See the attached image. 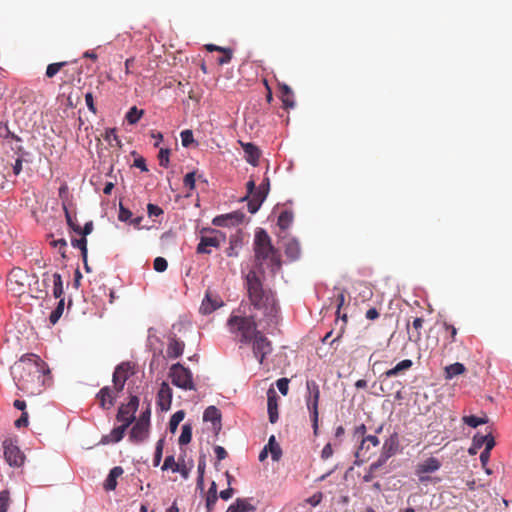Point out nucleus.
<instances>
[{"label":"nucleus","instance_id":"obj_14","mask_svg":"<svg viewBox=\"0 0 512 512\" xmlns=\"http://www.w3.org/2000/svg\"><path fill=\"white\" fill-rule=\"evenodd\" d=\"M441 465L440 460L433 456L428 457L423 462L419 463L416 469L419 481L422 483L429 481L431 479L429 476H422L421 474L434 473L440 469Z\"/></svg>","mask_w":512,"mask_h":512},{"label":"nucleus","instance_id":"obj_28","mask_svg":"<svg viewBox=\"0 0 512 512\" xmlns=\"http://www.w3.org/2000/svg\"><path fill=\"white\" fill-rule=\"evenodd\" d=\"M206 49L209 52L220 51L223 54L217 60L220 65L228 64L232 60L233 50L231 48H229V47H222V46H218L216 44H211L210 43V44L206 45Z\"/></svg>","mask_w":512,"mask_h":512},{"label":"nucleus","instance_id":"obj_54","mask_svg":"<svg viewBox=\"0 0 512 512\" xmlns=\"http://www.w3.org/2000/svg\"><path fill=\"white\" fill-rule=\"evenodd\" d=\"M263 310H265V316L272 322L273 319L277 316L279 310L275 299L273 298V300H271V302L267 304Z\"/></svg>","mask_w":512,"mask_h":512},{"label":"nucleus","instance_id":"obj_5","mask_svg":"<svg viewBox=\"0 0 512 512\" xmlns=\"http://www.w3.org/2000/svg\"><path fill=\"white\" fill-rule=\"evenodd\" d=\"M307 395L305 396L306 406L309 411L311 427L313 434L318 435L319 431V399L320 389L319 385L314 380H307L306 382Z\"/></svg>","mask_w":512,"mask_h":512},{"label":"nucleus","instance_id":"obj_9","mask_svg":"<svg viewBox=\"0 0 512 512\" xmlns=\"http://www.w3.org/2000/svg\"><path fill=\"white\" fill-rule=\"evenodd\" d=\"M4 457L10 466L20 467L24 463L25 455L17 445V438L8 437L3 441Z\"/></svg>","mask_w":512,"mask_h":512},{"label":"nucleus","instance_id":"obj_21","mask_svg":"<svg viewBox=\"0 0 512 512\" xmlns=\"http://www.w3.org/2000/svg\"><path fill=\"white\" fill-rule=\"evenodd\" d=\"M239 143L243 149L244 157L247 163L254 167L258 166L259 159L261 157V150L259 149V147L253 142L239 141Z\"/></svg>","mask_w":512,"mask_h":512},{"label":"nucleus","instance_id":"obj_23","mask_svg":"<svg viewBox=\"0 0 512 512\" xmlns=\"http://www.w3.org/2000/svg\"><path fill=\"white\" fill-rule=\"evenodd\" d=\"M171 469L173 473H179L184 479H187L190 474L191 467H181V463H176L174 455H167L164 463L161 466L162 471Z\"/></svg>","mask_w":512,"mask_h":512},{"label":"nucleus","instance_id":"obj_22","mask_svg":"<svg viewBox=\"0 0 512 512\" xmlns=\"http://www.w3.org/2000/svg\"><path fill=\"white\" fill-rule=\"evenodd\" d=\"M149 432L150 426L134 422L129 431V441L134 444L142 443L148 438Z\"/></svg>","mask_w":512,"mask_h":512},{"label":"nucleus","instance_id":"obj_52","mask_svg":"<svg viewBox=\"0 0 512 512\" xmlns=\"http://www.w3.org/2000/svg\"><path fill=\"white\" fill-rule=\"evenodd\" d=\"M196 174L197 170H192L185 174L183 178V184L189 190H194L196 188Z\"/></svg>","mask_w":512,"mask_h":512},{"label":"nucleus","instance_id":"obj_29","mask_svg":"<svg viewBox=\"0 0 512 512\" xmlns=\"http://www.w3.org/2000/svg\"><path fill=\"white\" fill-rule=\"evenodd\" d=\"M122 367H123L122 365H116L114 368V371L112 373L113 386H111V387H112L114 393L117 395V397L119 396L120 393L123 392L126 382L128 380V376H124L121 378L118 377V373L120 372Z\"/></svg>","mask_w":512,"mask_h":512},{"label":"nucleus","instance_id":"obj_60","mask_svg":"<svg viewBox=\"0 0 512 512\" xmlns=\"http://www.w3.org/2000/svg\"><path fill=\"white\" fill-rule=\"evenodd\" d=\"M147 214L150 218L159 217L164 214V210L157 204L148 203L147 204Z\"/></svg>","mask_w":512,"mask_h":512},{"label":"nucleus","instance_id":"obj_10","mask_svg":"<svg viewBox=\"0 0 512 512\" xmlns=\"http://www.w3.org/2000/svg\"><path fill=\"white\" fill-rule=\"evenodd\" d=\"M277 250V248L273 245L271 237L269 236L266 229L258 227L255 230L254 241H253V251L254 255L258 253H262L270 256L272 252Z\"/></svg>","mask_w":512,"mask_h":512},{"label":"nucleus","instance_id":"obj_33","mask_svg":"<svg viewBox=\"0 0 512 512\" xmlns=\"http://www.w3.org/2000/svg\"><path fill=\"white\" fill-rule=\"evenodd\" d=\"M293 219H294L293 211L290 209H285L278 216L277 226L281 230L285 231L291 226V224L293 223Z\"/></svg>","mask_w":512,"mask_h":512},{"label":"nucleus","instance_id":"obj_38","mask_svg":"<svg viewBox=\"0 0 512 512\" xmlns=\"http://www.w3.org/2000/svg\"><path fill=\"white\" fill-rule=\"evenodd\" d=\"M267 261H269L268 267L270 272L272 275H276L281 270L283 264L281 254L279 253L278 249L270 254Z\"/></svg>","mask_w":512,"mask_h":512},{"label":"nucleus","instance_id":"obj_63","mask_svg":"<svg viewBox=\"0 0 512 512\" xmlns=\"http://www.w3.org/2000/svg\"><path fill=\"white\" fill-rule=\"evenodd\" d=\"M84 98H85V103H86V106H87L88 110L90 112H92L93 114H96L97 113V107L95 105L93 93L90 92V91L86 92L85 95H84Z\"/></svg>","mask_w":512,"mask_h":512},{"label":"nucleus","instance_id":"obj_50","mask_svg":"<svg viewBox=\"0 0 512 512\" xmlns=\"http://www.w3.org/2000/svg\"><path fill=\"white\" fill-rule=\"evenodd\" d=\"M170 148H160L158 152L159 165L163 168H168L170 165Z\"/></svg>","mask_w":512,"mask_h":512},{"label":"nucleus","instance_id":"obj_4","mask_svg":"<svg viewBox=\"0 0 512 512\" xmlns=\"http://www.w3.org/2000/svg\"><path fill=\"white\" fill-rule=\"evenodd\" d=\"M168 378L173 386L184 391L196 390L193 373L189 367L181 362L173 363L168 372Z\"/></svg>","mask_w":512,"mask_h":512},{"label":"nucleus","instance_id":"obj_62","mask_svg":"<svg viewBox=\"0 0 512 512\" xmlns=\"http://www.w3.org/2000/svg\"><path fill=\"white\" fill-rule=\"evenodd\" d=\"M266 201V198L263 197V199L261 198L260 200H252L250 199L249 202L247 203V209H248V212L251 213V214H256L261 206L263 205V203Z\"/></svg>","mask_w":512,"mask_h":512},{"label":"nucleus","instance_id":"obj_15","mask_svg":"<svg viewBox=\"0 0 512 512\" xmlns=\"http://www.w3.org/2000/svg\"><path fill=\"white\" fill-rule=\"evenodd\" d=\"M173 399V390L166 381L160 384L157 392V405L159 409L166 412L171 409Z\"/></svg>","mask_w":512,"mask_h":512},{"label":"nucleus","instance_id":"obj_25","mask_svg":"<svg viewBox=\"0 0 512 512\" xmlns=\"http://www.w3.org/2000/svg\"><path fill=\"white\" fill-rule=\"evenodd\" d=\"M412 365H413V362L410 359L401 360L394 367H392L391 369H388L380 376L382 378V382L385 383V381L388 378L397 376L401 372H404V371L410 369L412 367Z\"/></svg>","mask_w":512,"mask_h":512},{"label":"nucleus","instance_id":"obj_11","mask_svg":"<svg viewBox=\"0 0 512 512\" xmlns=\"http://www.w3.org/2000/svg\"><path fill=\"white\" fill-rule=\"evenodd\" d=\"M245 214L241 210H235L225 214L216 215L212 219V225L215 227H236L245 220Z\"/></svg>","mask_w":512,"mask_h":512},{"label":"nucleus","instance_id":"obj_2","mask_svg":"<svg viewBox=\"0 0 512 512\" xmlns=\"http://www.w3.org/2000/svg\"><path fill=\"white\" fill-rule=\"evenodd\" d=\"M244 280L249 301L254 309L262 310L273 300L272 291L264 288L263 279L256 275V272L249 271Z\"/></svg>","mask_w":512,"mask_h":512},{"label":"nucleus","instance_id":"obj_3","mask_svg":"<svg viewBox=\"0 0 512 512\" xmlns=\"http://www.w3.org/2000/svg\"><path fill=\"white\" fill-rule=\"evenodd\" d=\"M227 326L231 333H240V343L248 345L256 335L258 324L255 315H235L234 312L227 319Z\"/></svg>","mask_w":512,"mask_h":512},{"label":"nucleus","instance_id":"obj_40","mask_svg":"<svg viewBox=\"0 0 512 512\" xmlns=\"http://www.w3.org/2000/svg\"><path fill=\"white\" fill-rule=\"evenodd\" d=\"M148 349L152 352V359L149 363V369L150 372L153 373L154 370L158 368L160 361L164 362V365H166V357L163 355L162 349H156L153 347Z\"/></svg>","mask_w":512,"mask_h":512},{"label":"nucleus","instance_id":"obj_32","mask_svg":"<svg viewBox=\"0 0 512 512\" xmlns=\"http://www.w3.org/2000/svg\"><path fill=\"white\" fill-rule=\"evenodd\" d=\"M218 492H217V484L215 481H212L210 484V487L207 491L206 495V501H205V508L207 512H212L215 504L218 500Z\"/></svg>","mask_w":512,"mask_h":512},{"label":"nucleus","instance_id":"obj_17","mask_svg":"<svg viewBox=\"0 0 512 512\" xmlns=\"http://www.w3.org/2000/svg\"><path fill=\"white\" fill-rule=\"evenodd\" d=\"M226 240L220 239L216 235H199V242L196 246L197 254H211L210 247L219 248L221 243Z\"/></svg>","mask_w":512,"mask_h":512},{"label":"nucleus","instance_id":"obj_53","mask_svg":"<svg viewBox=\"0 0 512 512\" xmlns=\"http://www.w3.org/2000/svg\"><path fill=\"white\" fill-rule=\"evenodd\" d=\"M133 216L132 211L123 205V203L120 201L119 203V212H118V219L121 222L129 223L131 218Z\"/></svg>","mask_w":512,"mask_h":512},{"label":"nucleus","instance_id":"obj_24","mask_svg":"<svg viewBox=\"0 0 512 512\" xmlns=\"http://www.w3.org/2000/svg\"><path fill=\"white\" fill-rule=\"evenodd\" d=\"M123 473H124V470L121 466H114L113 468H111L103 482V489L107 492L114 491L118 484L117 479Z\"/></svg>","mask_w":512,"mask_h":512},{"label":"nucleus","instance_id":"obj_61","mask_svg":"<svg viewBox=\"0 0 512 512\" xmlns=\"http://www.w3.org/2000/svg\"><path fill=\"white\" fill-rule=\"evenodd\" d=\"M289 383L290 380L286 377H282L276 380V386L283 396H286L289 392Z\"/></svg>","mask_w":512,"mask_h":512},{"label":"nucleus","instance_id":"obj_58","mask_svg":"<svg viewBox=\"0 0 512 512\" xmlns=\"http://www.w3.org/2000/svg\"><path fill=\"white\" fill-rule=\"evenodd\" d=\"M199 235H216L222 240H226V234L216 228L202 227L199 231Z\"/></svg>","mask_w":512,"mask_h":512},{"label":"nucleus","instance_id":"obj_43","mask_svg":"<svg viewBox=\"0 0 512 512\" xmlns=\"http://www.w3.org/2000/svg\"><path fill=\"white\" fill-rule=\"evenodd\" d=\"M185 415L186 413L184 410H177L171 415L168 422V429L171 433H175L177 431L178 426L184 420Z\"/></svg>","mask_w":512,"mask_h":512},{"label":"nucleus","instance_id":"obj_35","mask_svg":"<svg viewBox=\"0 0 512 512\" xmlns=\"http://www.w3.org/2000/svg\"><path fill=\"white\" fill-rule=\"evenodd\" d=\"M465 371H466V367L464 366V364H462L460 362H455V363L450 364L445 367V369H444L445 379L451 380L454 377L463 374Z\"/></svg>","mask_w":512,"mask_h":512},{"label":"nucleus","instance_id":"obj_57","mask_svg":"<svg viewBox=\"0 0 512 512\" xmlns=\"http://www.w3.org/2000/svg\"><path fill=\"white\" fill-rule=\"evenodd\" d=\"M10 277L11 279L15 278L16 283L19 284L20 286H24L23 280L28 276L26 274V271L22 270L21 268H14L11 271Z\"/></svg>","mask_w":512,"mask_h":512},{"label":"nucleus","instance_id":"obj_55","mask_svg":"<svg viewBox=\"0 0 512 512\" xmlns=\"http://www.w3.org/2000/svg\"><path fill=\"white\" fill-rule=\"evenodd\" d=\"M15 153L17 154V158L22 159L26 163L32 162V153L25 150L23 146H16L14 148Z\"/></svg>","mask_w":512,"mask_h":512},{"label":"nucleus","instance_id":"obj_48","mask_svg":"<svg viewBox=\"0 0 512 512\" xmlns=\"http://www.w3.org/2000/svg\"><path fill=\"white\" fill-rule=\"evenodd\" d=\"M67 65H68L67 61L50 63L46 67L45 76L47 78H53L63 67H65Z\"/></svg>","mask_w":512,"mask_h":512},{"label":"nucleus","instance_id":"obj_46","mask_svg":"<svg viewBox=\"0 0 512 512\" xmlns=\"http://www.w3.org/2000/svg\"><path fill=\"white\" fill-rule=\"evenodd\" d=\"M181 144L184 148H190L192 145H198L191 129H185L180 132Z\"/></svg>","mask_w":512,"mask_h":512},{"label":"nucleus","instance_id":"obj_27","mask_svg":"<svg viewBox=\"0 0 512 512\" xmlns=\"http://www.w3.org/2000/svg\"><path fill=\"white\" fill-rule=\"evenodd\" d=\"M285 255L290 262H294L301 257L300 243L296 238H292L285 244Z\"/></svg>","mask_w":512,"mask_h":512},{"label":"nucleus","instance_id":"obj_20","mask_svg":"<svg viewBox=\"0 0 512 512\" xmlns=\"http://www.w3.org/2000/svg\"><path fill=\"white\" fill-rule=\"evenodd\" d=\"M185 349V343L179 339L175 334H170L168 337L167 356L168 359L180 358Z\"/></svg>","mask_w":512,"mask_h":512},{"label":"nucleus","instance_id":"obj_6","mask_svg":"<svg viewBox=\"0 0 512 512\" xmlns=\"http://www.w3.org/2000/svg\"><path fill=\"white\" fill-rule=\"evenodd\" d=\"M400 452V438L394 431L383 443L378 459L371 464V470H378L395 454Z\"/></svg>","mask_w":512,"mask_h":512},{"label":"nucleus","instance_id":"obj_18","mask_svg":"<svg viewBox=\"0 0 512 512\" xmlns=\"http://www.w3.org/2000/svg\"><path fill=\"white\" fill-rule=\"evenodd\" d=\"M203 421L210 422L215 435L219 434L222 429V414L216 406L210 405L204 410Z\"/></svg>","mask_w":512,"mask_h":512},{"label":"nucleus","instance_id":"obj_37","mask_svg":"<svg viewBox=\"0 0 512 512\" xmlns=\"http://www.w3.org/2000/svg\"><path fill=\"white\" fill-rule=\"evenodd\" d=\"M268 258V255L257 252V255H254L253 269L250 271L256 272V275H259L261 279H263L265 275L264 263L268 260Z\"/></svg>","mask_w":512,"mask_h":512},{"label":"nucleus","instance_id":"obj_13","mask_svg":"<svg viewBox=\"0 0 512 512\" xmlns=\"http://www.w3.org/2000/svg\"><path fill=\"white\" fill-rule=\"evenodd\" d=\"M224 306V302L218 294H213L209 289L205 292L201 306L200 312L203 315H209L216 311L217 309Z\"/></svg>","mask_w":512,"mask_h":512},{"label":"nucleus","instance_id":"obj_59","mask_svg":"<svg viewBox=\"0 0 512 512\" xmlns=\"http://www.w3.org/2000/svg\"><path fill=\"white\" fill-rule=\"evenodd\" d=\"M10 494L8 490L0 492V512H7L9 507Z\"/></svg>","mask_w":512,"mask_h":512},{"label":"nucleus","instance_id":"obj_1","mask_svg":"<svg viewBox=\"0 0 512 512\" xmlns=\"http://www.w3.org/2000/svg\"><path fill=\"white\" fill-rule=\"evenodd\" d=\"M10 374L18 390L31 396L39 395L52 383L48 364L34 353H26L10 367Z\"/></svg>","mask_w":512,"mask_h":512},{"label":"nucleus","instance_id":"obj_51","mask_svg":"<svg viewBox=\"0 0 512 512\" xmlns=\"http://www.w3.org/2000/svg\"><path fill=\"white\" fill-rule=\"evenodd\" d=\"M150 419H151V403H150V401H148L147 406L142 409V411L140 412L139 418L138 419L136 418L135 422L150 426Z\"/></svg>","mask_w":512,"mask_h":512},{"label":"nucleus","instance_id":"obj_30","mask_svg":"<svg viewBox=\"0 0 512 512\" xmlns=\"http://www.w3.org/2000/svg\"><path fill=\"white\" fill-rule=\"evenodd\" d=\"M243 240L240 234H233L229 237V247L225 253L228 257H237L239 249L242 248Z\"/></svg>","mask_w":512,"mask_h":512},{"label":"nucleus","instance_id":"obj_34","mask_svg":"<svg viewBox=\"0 0 512 512\" xmlns=\"http://www.w3.org/2000/svg\"><path fill=\"white\" fill-rule=\"evenodd\" d=\"M462 421L465 425L469 426L470 428H477L480 425L487 424L489 422V418L487 415H484L482 417L470 414V415H464L462 417Z\"/></svg>","mask_w":512,"mask_h":512},{"label":"nucleus","instance_id":"obj_44","mask_svg":"<svg viewBox=\"0 0 512 512\" xmlns=\"http://www.w3.org/2000/svg\"><path fill=\"white\" fill-rule=\"evenodd\" d=\"M235 509V512H254L256 507L248 502L246 498H236V500L230 504Z\"/></svg>","mask_w":512,"mask_h":512},{"label":"nucleus","instance_id":"obj_31","mask_svg":"<svg viewBox=\"0 0 512 512\" xmlns=\"http://www.w3.org/2000/svg\"><path fill=\"white\" fill-rule=\"evenodd\" d=\"M265 447L268 449L273 462H277L281 459L283 452L281 446L276 440L275 435H271L269 437L268 443L265 445Z\"/></svg>","mask_w":512,"mask_h":512},{"label":"nucleus","instance_id":"obj_36","mask_svg":"<svg viewBox=\"0 0 512 512\" xmlns=\"http://www.w3.org/2000/svg\"><path fill=\"white\" fill-rule=\"evenodd\" d=\"M193 426L190 422H186L181 427V434L178 438L180 449L188 445L192 440Z\"/></svg>","mask_w":512,"mask_h":512},{"label":"nucleus","instance_id":"obj_41","mask_svg":"<svg viewBox=\"0 0 512 512\" xmlns=\"http://www.w3.org/2000/svg\"><path fill=\"white\" fill-rule=\"evenodd\" d=\"M143 115V109H138L136 106H132L126 112L125 120L129 125H135L140 121Z\"/></svg>","mask_w":512,"mask_h":512},{"label":"nucleus","instance_id":"obj_64","mask_svg":"<svg viewBox=\"0 0 512 512\" xmlns=\"http://www.w3.org/2000/svg\"><path fill=\"white\" fill-rule=\"evenodd\" d=\"M323 499V493L322 492H316L310 497L306 499V502L311 505L312 507L318 506Z\"/></svg>","mask_w":512,"mask_h":512},{"label":"nucleus","instance_id":"obj_45","mask_svg":"<svg viewBox=\"0 0 512 512\" xmlns=\"http://www.w3.org/2000/svg\"><path fill=\"white\" fill-rule=\"evenodd\" d=\"M63 212H64V215H65V219H66V224L68 226V229L70 232H73L75 234L79 233L80 232V225L79 223L77 222L76 219H74L68 209V206L67 204L63 203Z\"/></svg>","mask_w":512,"mask_h":512},{"label":"nucleus","instance_id":"obj_49","mask_svg":"<svg viewBox=\"0 0 512 512\" xmlns=\"http://www.w3.org/2000/svg\"><path fill=\"white\" fill-rule=\"evenodd\" d=\"M118 365L124 366V367H122V369L118 373V377L119 378L124 377V376H128V379H129L136 372L135 371V364L132 363L131 361H123V362L119 363Z\"/></svg>","mask_w":512,"mask_h":512},{"label":"nucleus","instance_id":"obj_19","mask_svg":"<svg viewBox=\"0 0 512 512\" xmlns=\"http://www.w3.org/2000/svg\"><path fill=\"white\" fill-rule=\"evenodd\" d=\"M280 397L273 387L267 390V413L269 422L275 424L279 419L278 401Z\"/></svg>","mask_w":512,"mask_h":512},{"label":"nucleus","instance_id":"obj_42","mask_svg":"<svg viewBox=\"0 0 512 512\" xmlns=\"http://www.w3.org/2000/svg\"><path fill=\"white\" fill-rule=\"evenodd\" d=\"M65 308V298L58 299V303L56 307L51 311L49 315V323L51 325H56L61 318Z\"/></svg>","mask_w":512,"mask_h":512},{"label":"nucleus","instance_id":"obj_7","mask_svg":"<svg viewBox=\"0 0 512 512\" xmlns=\"http://www.w3.org/2000/svg\"><path fill=\"white\" fill-rule=\"evenodd\" d=\"M249 341L253 356L260 365L264 364L265 359L273 352V345L262 331H257L256 335Z\"/></svg>","mask_w":512,"mask_h":512},{"label":"nucleus","instance_id":"obj_39","mask_svg":"<svg viewBox=\"0 0 512 512\" xmlns=\"http://www.w3.org/2000/svg\"><path fill=\"white\" fill-rule=\"evenodd\" d=\"M52 278H53V290H52L53 297L55 299L64 298L63 297V295H64V283H63V279H62L61 274L58 273V272H55L52 275Z\"/></svg>","mask_w":512,"mask_h":512},{"label":"nucleus","instance_id":"obj_47","mask_svg":"<svg viewBox=\"0 0 512 512\" xmlns=\"http://www.w3.org/2000/svg\"><path fill=\"white\" fill-rule=\"evenodd\" d=\"M71 245L73 248H77L80 250L81 258H85L88 255V247H87V238L84 236H80L79 238L72 237Z\"/></svg>","mask_w":512,"mask_h":512},{"label":"nucleus","instance_id":"obj_56","mask_svg":"<svg viewBox=\"0 0 512 512\" xmlns=\"http://www.w3.org/2000/svg\"><path fill=\"white\" fill-rule=\"evenodd\" d=\"M153 268L156 272L163 273L168 268V261L161 256H158L154 259Z\"/></svg>","mask_w":512,"mask_h":512},{"label":"nucleus","instance_id":"obj_8","mask_svg":"<svg viewBox=\"0 0 512 512\" xmlns=\"http://www.w3.org/2000/svg\"><path fill=\"white\" fill-rule=\"evenodd\" d=\"M140 405V398L129 392L128 402L120 403L117 408L116 421L124 424L131 421V425L136 421V412Z\"/></svg>","mask_w":512,"mask_h":512},{"label":"nucleus","instance_id":"obj_12","mask_svg":"<svg viewBox=\"0 0 512 512\" xmlns=\"http://www.w3.org/2000/svg\"><path fill=\"white\" fill-rule=\"evenodd\" d=\"M95 398L98 401L99 408L103 411L110 410L117 402V395L109 385L100 388L96 393Z\"/></svg>","mask_w":512,"mask_h":512},{"label":"nucleus","instance_id":"obj_16","mask_svg":"<svg viewBox=\"0 0 512 512\" xmlns=\"http://www.w3.org/2000/svg\"><path fill=\"white\" fill-rule=\"evenodd\" d=\"M131 426V421L128 423L120 424L119 426H115L109 434L103 435L98 443V445H108V444H116L119 443L125 436L127 429Z\"/></svg>","mask_w":512,"mask_h":512},{"label":"nucleus","instance_id":"obj_26","mask_svg":"<svg viewBox=\"0 0 512 512\" xmlns=\"http://www.w3.org/2000/svg\"><path fill=\"white\" fill-rule=\"evenodd\" d=\"M279 90L281 94V100L284 109H293L296 105L295 100L293 98L292 88L286 83L279 84Z\"/></svg>","mask_w":512,"mask_h":512}]
</instances>
